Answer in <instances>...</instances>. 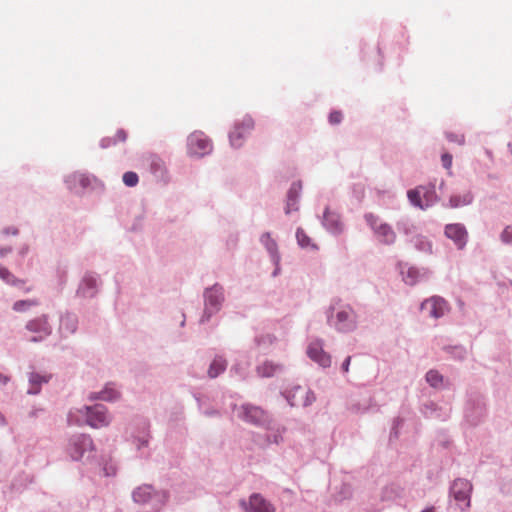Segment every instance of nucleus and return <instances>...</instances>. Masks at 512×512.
Masks as SVG:
<instances>
[{"label": "nucleus", "mask_w": 512, "mask_h": 512, "mask_svg": "<svg viewBox=\"0 0 512 512\" xmlns=\"http://www.w3.org/2000/svg\"><path fill=\"white\" fill-rule=\"evenodd\" d=\"M308 357L322 368L331 366L332 358L323 348V341L316 340L309 344L307 348Z\"/></svg>", "instance_id": "obj_21"}, {"label": "nucleus", "mask_w": 512, "mask_h": 512, "mask_svg": "<svg viewBox=\"0 0 512 512\" xmlns=\"http://www.w3.org/2000/svg\"><path fill=\"white\" fill-rule=\"evenodd\" d=\"M204 309L200 318V323H206L210 321L211 317L217 314L225 301L224 287L215 283L210 287H207L203 292Z\"/></svg>", "instance_id": "obj_4"}, {"label": "nucleus", "mask_w": 512, "mask_h": 512, "mask_svg": "<svg viewBox=\"0 0 512 512\" xmlns=\"http://www.w3.org/2000/svg\"><path fill=\"white\" fill-rule=\"evenodd\" d=\"M25 330L33 334L30 339L31 342L38 343L46 340L53 331L49 315L41 314L28 320L25 324Z\"/></svg>", "instance_id": "obj_8"}, {"label": "nucleus", "mask_w": 512, "mask_h": 512, "mask_svg": "<svg viewBox=\"0 0 512 512\" xmlns=\"http://www.w3.org/2000/svg\"><path fill=\"white\" fill-rule=\"evenodd\" d=\"M12 252V247H0V257H4Z\"/></svg>", "instance_id": "obj_57"}, {"label": "nucleus", "mask_w": 512, "mask_h": 512, "mask_svg": "<svg viewBox=\"0 0 512 512\" xmlns=\"http://www.w3.org/2000/svg\"><path fill=\"white\" fill-rule=\"evenodd\" d=\"M398 268L402 276V280L409 286H414L428 277V271L426 269H420L415 266H411L408 263H399Z\"/></svg>", "instance_id": "obj_20"}, {"label": "nucleus", "mask_w": 512, "mask_h": 512, "mask_svg": "<svg viewBox=\"0 0 512 512\" xmlns=\"http://www.w3.org/2000/svg\"><path fill=\"white\" fill-rule=\"evenodd\" d=\"M364 219L380 243L384 245L395 243L396 234L389 224L381 222L380 218L373 213H366Z\"/></svg>", "instance_id": "obj_9"}, {"label": "nucleus", "mask_w": 512, "mask_h": 512, "mask_svg": "<svg viewBox=\"0 0 512 512\" xmlns=\"http://www.w3.org/2000/svg\"><path fill=\"white\" fill-rule=\"evenodd\" d=\"M150 167H151V171L157 176H163L164 172L166 171L164 162L160 158H157V157H154L151 160Z\"/></svg>", "instance_id": "obj_41"}, {"label": "nucleus", "mask_w": 512, "mask_h": 512, "mask_svg": "<svg viewBox=\"0 0 512 512\" xmlns=\"http://www.w3.org/2000/svg\"><path fill=\"white\" fill-rule=\"evenodd\" d=\"M239 505L245 512H275L274 505L260 493L251 494L247 500L241 499Z\"/></svg>", "instance_id": "obj_17"}, {"label": "nucleus", "mask_w": 512, "mask_h": 512, "mask_svg": "<svg viewBox=\"0 0 512 512\" xmlns=\"http://www.w3.org/2000/svg\"><path fill=\"white\" fill-rule=\"evenodd\" d=\"M205 415H207V416L218 415V412L216 410L205 411Z\"/></svg>", "instance_id": "obj_61"}, {"label": "nucleus", "mask_w": 512, "mask_h": 512, "mask_svg": "<svg viewBox=\"0 0 512 512\" xmlns=\"http://www.w3.org/2000/svg\"><path fill=\"white\" fill-rule=\"evenodd\" d=\"M138 175L135 172L128 171L123 175V182L128 187H134L138 183Z\"/></svg>", "instance_id": "obj_44"}, {"label": "nucleus", "mask_w": 512, "mask_h": 512, "mask_svg": "<svg viewBox=\"0 0 512 512\" xmlns=\"http://www.w3.org/2000/svg\"><path fill=\"white\" fill-rule=\"evenodd\" d=\"M234 409L237 410V416L244 422L262 427L265 429H270V424H272V418L268 414L267 411L262 409L260 406H256L250 403H244L240 406H234Z\"/></svg>", "instance_id": "obj_5"}, {"label": "nucleus", "mask_w": 512, "mask_h": 512, "mask_svg": "<svg viewBox=\"0 0 512 512\" xmlns=\"http://www.w3.org/2000/svg\"><path fill=\"white\" fill-rule=\"evenodd\" d=\"M342 121V113L339 111H333L329 115V122L331 124H339Z\"/></svg>", "instance_id": "obj_49"}, {"label": "nucleus", "mask_w": 512, "mask_h": 512, "mask_svg": "<svg viewBox=\"0 0 512 512\" xmlns=\"http://www.w3.org/2000/svg\"><path fill=\"white\" fill-rule=\"evenodd\" d=\"M187 148L189 155L203 157L212 151V143L203 132L195 131L188 136Z\"/></svg>", "instance_id": "obj_13"}, {"label": "nucleus", "mask_w": 512, "mask_h": 512, "mask_svg": "<svg viewBox=\"0 0 512 512\" xmlns=\"http://www.w3.org/2000/svg\"><path fill=\"white\" fill-rule=\"evenodd\" d=\"M472 484L463 478H457L450 486V496L457 502L462 511L471 505Z\"/></svg>", "instance_id": "obj_11"}, {"label": "nucleus", "mask_w": 512, "mask_h": 512, "mask_svg": "<svg viewBox=\"0 0 512 512\" xmlns=\"http://www.w3.org/2000/svg\"><path fill=\"white\" fill-rule=\"evenodd\" d=\"M502 244L512 246V225H506L499 234Z\"/></svg>", "instance_id": "obj_42"}, {"label": "nucleus", "mask_w": 512, "mask_h": 512, "mask_svg": "<svg viewBox=\"0 0 512 512\" xmlns=\"http://www.w3.org/2000/svg\"><path fill=\"white\" fill-rule=\"evenodd\" d=\"M444 235L454 243L458 250L465 249L469 239L468 230L462 223L446 224Z\"/></svg>", "instance_id": "obj_16"}, {"label": "nucleus", "mask_w": 512, "mask_h": 512, "mask_svg": "<svg viewBox=\"0 0 512 512\" xmlns=\"http://www.w3.org/2000/svg\"><path fill=\"white\" fill-rule=\"evenodd\" d=\"M442 165L446 169H450L452 166V156L448 153H445L441 157Z\"/></svg>", "instance_id": "obj_50"}, {"label": "nucleus", "mask_w": 512, "mask_h": 512, "mask_svg": "<svg viewBox=\"0 0 512 512\" xmlns=\"http://www.w3.org/2000/svg\"><path fill=\"white\" fill-rule=\"evenodd\" d=\"M112 421V417L106 406L95 404L92 406H82L81 408L71 409L67 415L69 425L86 424L94 429L107 427Z\"/></svg>", "instance_id": "obj_2"}, {"label": "nucleus", "mask_w": 512, "mask_h": 512, "mask_svg": "<svg viewBox=\"0 0 512 512\" xmlns=\"http://www.w3.org/2000/svg\"><path fill=\"white\" fill-rule=\"evenodd\" d=\"M102 471L104 476L110 477L116 475L117 468L112 462H106L103 464Z\"/></svg>", "instance_id": "obj_45"}, {"label": "nucleus", "mask_w": 512, "mask_h": 512, "mask_svg": "<svg viewBox=\"0 0 512 512\" xmlns=\"http://www.w3.org/2000/svg\"><path fill=\"white\" fill-rule=\"evenodd\" d=\"M127 138V133L123 129H119L116 133V140L124 142Z\"/></svg>", "instance_id": "obj_53"}, {"label": "nucleus", "mask_w": 512, "mask_h": 512, "mask_svg": "<svg viewBox=\"0 0 512 512\" xmlns=\"http://www.w3.org/2000/svg\"><path fill=\"white\" fill-rule=\"evenodd\" d=\"M117 140L115 138H103L100 142V146L102 148L110 147L111 145L116 144Z\"/></svg>", "instance_id": "obj_52"}, {"label": "nucleus", "mask_w": 512, "mask_h": 512, "mask_svg": "<svg viewBox=\"0 0 512 512\" xmlns=\"http://www.w3.org/2000/svg\"><path fill=\"white\" fill-rule=\"evenodd\" d=\"M52 378V375L49 373H40L36 371H31L28 374V383L29 388L27 390V394L29 395H37L40 393L42 385L47 384Z\"/></svg>", "instance_id": "obj_24"}, {"label": "nucleus", "mask_w": 512, "mask_h": 512, "mask_svg": "<svg viewBox=\"0 0 512 512\" xmlns=\"http://www.w3.org/2000/svg\"><path fill=\"white\" fill-rule=\"evenodd\" d=\"M152 439L150 425L147 421H142L138 429L131 433L127 441L137 453V457L147 459L150 457V441Z\"/></svg>", "instance_id": "obj_6"}, {"label": "nucleus", "mask_w": 512, "mask_h": 512, "mask_svg": "<svg viewBox=\"0 0 512 512\" xmlns=\"http://www.w3.org/2000/svg\"><path fill=\"white\" fill-rule=\"evenodd\" d=\"M508 149H509V151H510V153L512 155V142L508 143Z\"/></svg>", "instance_id": "obj_64"}, {"label": "nucleus", "mask_w": 512, "mask_h": 512, "mask_svg": "<svg viewBox=\"0 0 512 512\" xmlns=\"http://www.w3.org/2000/svg\"><path fill=\"white\" fill-rule=\"evenodd\" d=\"M446 138L448 139V141L455 142V143H457L459 145H464V143H465V137L462 134H456V133H452V132H447L446 133Z\"/></svg>", "instance_id": "obj_46"}, {"label": "nucleus", "mask_w": 512, "mask_h": 512, "mask_svg": "<svg viewBox=\"0 0 512 512\" xmlns=\"http://www.w3.org/2000/svg\"><path fill=\"white\" fill-rule=\"evenodd\" d=\"M403 425V419L400 417H397L393 421L390 437L398 438L399 436V429Z\"/></svg>", "instance_id": "obj_47"}, {"label": "nucleus", "mask_w": 512, "mask_h": 512, "mask_svg": "<svg viewBox=\"0 0 512 512\" xmlns=\"http://www.w3.org/2000/svg\"><path fill=\"white\" fill-rule=\"evenodd\" d=\"M268 433L265 434V443L266 445H280L284 441V434L287 431V428L284 425H276L272 426L270 424V429H267Z\"/></svg>", "instance_id": "obj_28"}, {"label": "nucleus", "mask_w": 512, "mask_h": 512, "mask_svg": "<svg viewBox=\"0 0 512 512\" xmlns=\"http://www.w3.org/2000/svg\"><path fill=\"white\" fill-rule=\"evenodd\" d=\"M444 350L457 361H463L467 357V350L462 345L447 346L444 348Z\"/></svg>", "instance_id": "obj_37"}, {"label": "nucleus", "mask_w": 512, "mask_h": 512, "mask_svg": "<svg viewBox=\"0 0 512 512\" xmlns=\"http://www.w3.org/2000/svg\"><path fill=\"white\" fill-rule=\"evenodd\" d=\"M27 251H28V246H25V247H23V248L21 249L20 254H21V255H25V254L27 253Z\"/></svg>", "instance_id": "obj_62"}, {"label": "nucleus", "mask_w": 512, "mask_h": 512, "mask_svg": "<svg viewBox=\"0 0 512 512\" xmlns=\"http://www.w3.org/2000/svg\"><path fill=\"white\" fill-rule=\"evenodd\" d=\"M101 285V279L98 274L93 272H87L82 277L76 295L81 298H94Z\"/></svg>", "instance_id": "obj_14"}, {"label": "nucleus", "mask_w": 512, "mask_h": 512, "mask_svg": "<svg viewBox=\"0 0 512 512\" xmlns=\"http://www.w3.org/2000/svg\"><path fill=\"white\" fill-rule=\"evenodd\" d=\"M10 381V377L0 372V386H5Z\"/></svg>", "instance_id": "obj_56"}, {"label": "nucleus", "mask_w": 512, "mask_h": 512, "mask_svg": "<svg viewBox=\"0 0 512 512\" xmlns=\"http://www.w3.org/2000/svg\"><path fill=\"white\" fill-rule=\"evenodd\" d=\"M274 341V337L270 334L257 336L255 338V343L257 346H261L262 344H272Z\"/></svg>", "instance_id": "obj_48"}, {"label": "nucleus", "mask_w": 512, "mask_h": 512, "mask_svg": "<svg viewBox=\"0 0 512 512\" xmlns=\"http://www.w3.org/2000/svg\"><path fill=\"white\" fill-rule=\"evenodd\" d=\"M7 425V420L5 416L0 412V426L4 427Z\"/></svg>", "instance_id": "obj_59"}, {"label": "nucleus", "mask_w": 512, "mask_h": 512, "mask_svg": "<svg viewBox=\"0 0 512 512\" xmlns=\"http://www.w3.org/2000/svg\"><path fill=\"white\" fill-rule=\"evenodd\" d=\"M420 309L429 317L439 319L449 312L450 307L444 298L432 296L421 303Z\"/></svg>", "instance_id": "obj_15"}, {"label": "nucleus", "mask_w": 512, "mask_h": 512, "mask_svg": "<svg viewBox=\"0 0 512 512\" xmlns=\"http://www.w3.org/2000/svg\"><path fill=\"white\" fill-rule=\"evenodd\" d=\"M350 362L351 356L346 357V359L343 361L341 369L344 373H347L349 371Z\"/></svg>", "instance_id": "obj_54"}, {"label": "nucleus", "mask_w": 512, "mask_h": 512, "mask_svg": "<svg viewBox=\"0 0 512 512\" xmlns=\"http://www.w3.org/2000/svg\"><path fill=\"white\" fill-rule=\"evenodd\" d=\"M420 191L421 190H419L418 187L415 188V189H411V190H409L407 192V197H408L410 203L413 206L418 207V208L424 210V209H426V207L423 206L424 202L422 200V196L420 194Z\"/></svg>", "instance_id": "obj_39"}, {"label": "nucleus", "mask_w": 512, "mask_h": 512, "mask_svg": "<svg viewBox=\"0 0 512 512\" xmlns=\"http://www.w3.org/2000/svg\"><path fill=\"white\" fill-rule=\"evenodd\" d=\"M231 372L239 375L241 379H245L246 377V371L244 369H241L238 364L232 366Z\"/></svg>", "instance_id": "obj_51"}, {"label": "nucleus", "mask_w": 512, "mask_h": 512, "mask_svg": "<svg viewBox=\"0 0 512 512\" xmlns=\"http://www.w3.org/2000/svg\"><path fill=\"white\" fill-rule=\"evenodd\" d=\"M421 512H434V508L433 507H429V508H426L425 510H423Z\"/></svg>", "instance_id": "obj_63"}, {"label": "nucleus", "mask_w": 512, "mask_h": 512, "mask_svg": "<svg viewBox=\"0 0 512 512\" xmlns=\"http://www.w3.org/2000/svg\"><path fill=\"white\" fill-rule=\"evenodd\" d=\"M121 396L120 391L112 383L106 384L104 388L98 392L89 394L88 399L91 401L101 400L107 402L117 401Z\"/></svg>", "instance_id": "obj_26"}, {"label": "nucleus", "mask_w": 512, "mask_h": 512, "mask_svg": "<svg viewBox=\"0 0 512 512\" xmlns=\"http://www.w3.org/2000/svg\"><path fill=\"white\" fill-rule=\"evenodd\" d=\"M227 365H228V362L223 356L216 355L209 365V368L207 371L208 377L211 379L218 377L220 374H222L226 370Z\"/></svg>", "instance_id": "obj_31"}, {"label": "nucleus", "mask_w": 512, "mask_h": 512, "mask_svg": "<svg viewBox=\"0 0 512 512\" xmlns=\"http://www.w3.org/2000/svg\"><path fill=\"white\" fill-rule=\"evenodd\" d=\"M282 395L285 397L291 407L299 405L308 407L312 405L316 400V396L312 390L304 389L300 385H295L290 389H286L282 392Z\"/></svg>", "instance_id": "obj_12"}, {"label": "nucleus", "mask_w": 512, "mask_h": 512, "mask_svg": "<svg viewBox=\"0 0 512 512\" xmlns=\"http://www.w3.org/2000/svg\"><path fill=\"white\" fill-rule=\"evenodd\" d=\"M418 189L421 190L420 194L424 202L423 206L426 207V209L433 206L438 201L434 183L418 186Z\"/></svg>", "instance_id": "obj_30"}, {"label": "nucleus", "mask_w": 512, "mask_h": 512, "mask_svg": "<svg viewBox=\"0 0 512 512\" xmlns=\"http://www.w3.org/2000/svg\"><path fill=\"white\" fill-rule=\"evenodd\" d=\"M78 317L76 314L66 311L59 316L58 334L61 338H68L78 329Z\"/></svg>", "instance_id": "obj_22"}, {"label": "nucleus", "mask_w": 512, "mask_h": 512, "mask_svg": "<svg viewBox=\"0 0 512 512\" xmlns=\"http://www.w3.org/2000/svg\"><path fill=\"white\" fill-rule=\"evenodd\" d=\"M397 228L406 235L412 234L415 231L414 225L408 219H401L397 223Z\"/></svg>", "instance_id": "obj_43"}, {"label": "nucleus", "mask_w": 512, "mask_h": 512, "mask_svg": "<svg viewBox=\"0 0 512 512\" xmlns=\"http://www.w3.org/2000/svg\"><path fill=\"white\" fill-rule=\"evenodd\" d=\"M260 243L267 250L273 263L280 262L281 256L278 250L277 242L271 237V234L269 232H265L261 235Z\"/></svg>", "instance_id": "obj_27"}, {"label": "nucleus", "mask_w": 512, "mask_h": 512, "mask_svg": "<svg viewBox=\"0 0 512 512\" xmlns=\"http://www.w3.org/2000/svg\"><path fill=\"white\" fill-rule=\"evenodd\" d=\"M273 264L275 265V269H274V271H273V273H272V276H273V277H276V276H278V275H279L280 270H281V269H280V262H278V263H273Z\"/></svg>", "instance_id": "obj_58"}, {"label": "nucleus", "mask_w": 512, "mask_h": 512, "mask_svg": "<svg viewBox=\"0 0 512 512\" xmlns=\"http://www.w3.org/2000/svg\"><path fill=\"white\" fill-rule=\"evenodd\" d=\"M254 127L251 117L246 116L240 123H236L233 131L229 134V140L232 147L239 148L243 144V140Z\"/></svg>", "instance_id": "obj_19"}, {"label": "nucleus", "mask_w": 512, "mask_h": 512, "mask_svg": "<svg viewBox=\"0 0 512 512\" xmlns=\"http://www.w3.org/2000/svg\"><path fill=\"white\" fill-rule=\"evenodd\" d=\"M486 416L485 399L480 394H471L466 402L464 417L471 426L480 424Z\"/></svg>", "instance_id": "obj_10"}, {"label": "nucleus", "mask_w": 512, "mask_h": 512, "mask_svg": "<svg viewBox=\"0 0 512 512\" xmlns=\"http://www.w3.org/2000/svg\"><path fill=\"white\" fill-rule=\"evenodd\" d=\"M132 499L139 505H148L152 511H161L169 502L170 492L166 489H155L150 484H142L132 492Z\"/></svg>", "instance_id": "obj_3"}, {"label": "nucleus", "mask_w": 512, "mask_h": 512, "mask_svg": "<svg viewBox=\"0 0 512 512\" xmlns=\"http://www.w3.org/2000/svg\"><path fill=\"white\" fill-rule=\"evenodd\" d=\"M39 411H41V409H34V410H32L29 413L30 417H36Z\"/></svg>", "instance_id": "obj_60"}, {"label": "nucleus", "mask_w": 512, "mask_h": 512, "mask_svg": "<svg viewBox=\"0 0 512 512\" xmlns=\"http://www.w3.org/2000/svg\"><path fill=\"white\" fill-rule=\"evenodd\" d=\"M327 325L341 334L354 332L358 328L359 316L354 307L339 299L333 300L326 312Z\"/></svg>", "instance_id": "obj_1"}, {"label": "nucleus", "mask_w": 512, "mask_h": 512, "mask_svg": "<svg viewBox=\"0 0 512 512\" xmlns=\"http://www.w3.org/2000/svg\"><path fill=\"white\" fill-rule=\"evenodd\" d=\"M302 192V182L295 181L291 184L286 197L285 213L290 214L293 211H298L299 200Z\"/></svg>", "instance_id": "obj_25"}, {"label": "nucleus", "mask_w": 512, "mask_h": 512, "mask_svg": "<svg viewBox=\"0 0 512 512\" xmlns=\"http://www.w3.org/2000/svg\"><path fill=\"white\" fill-rule=\"evenodd\" d=\"M95 451V445L90 435L75 434L69 438L67 452L74 461L82 460L87 453V460Z\"/></svg>", "instance_id": "obj_7"}, {"label": "nucleus", "mask_w": 512, "mask_h": 512, "mask_svg": "<svg viewBox=\"0 0 512 512\" xmlns=\"http://www.w3.org/2000/svg\"><path fill=\"white\" fill-rule=\"evenodd\" d=\"M375 405L374 399L371 396L365 397L355 403H353L350 407V410L353 413L363 414L370 410Z\"/></svg>", "instance_id": "obj_33"}, {"label": "nucleus", "mask_w": 512, "mask_h": 512, "mask_svg": "<svg viewBox=\"0 0 512 512\" xmlns=\"http://www.w3.org/2000/svg\"><path fill=\"white\" fill-rule=\"evenodd\" d=\"M0 278L9 285L21 288L25 281L17 278L7 268L0 267Z\"/></svg>", "instance_id": "obj_34"}, {"label": "nucleus", "mask_w": 512, "mask_h": 512, "mask_svg": "<svg viewBox=\"0 0 512 512\" xmlns=\"http://www.w3.org/2000/svg\"><path fill=\"white\" fill-rule=\"evenodd\" d=\"M284 367L281 364L274 363L272 361H265L262 364L256 366V373L259 377L269 378L274 375L283 372Z\"/></svg>", "instance_id": "obj_29"}, {"label": "nucleus", "mask_w": 512, "mask_h": 512, "mask_svg": "<svg viewBox=\"0 0 512 512\" xmlns=\"http://www.w3.org/2000/svg\"><path fill=\"white\" fill-rule=\"evenodd\" d=\"M425 379L433 388L439 389L443 387L444 377L437 370H429L425 375Z\"/></svg>", "instance_id": "obj_35"}, {"label": "nucleus", "mask_w": 512, "mask_h": 512, "mask_svg": "<svg viewBox=\"0 0 512 512\" xmlns=\"http://www.w3.org/2000/svg\"><path fill=\"white\" fill-rule=\"evenodd\" d=\"M474 200V195L471 191H465L462 194L452 195L449 199V205L451 208H458L462 206L470 205Z\"/></svg>", "instance_id": "obj_32"}, {"label": "nucleus", "mask_w": 512, "mask_h": 512, "mask_svg": "<svg viewBox=\"0 0 512 512\" xmlns=\"http://www.w3.org/2000/svg\"><path fill=\"white\" fill-rule=\"evenodd\" d=\"M322 225L324 228L333 235H340L344 231V223L341 216L326 207L323 213Z\"/></svg>", "instance_id": "obj_23"}, {"label": "nucleus", "mask_w": 512, "mask_h": 512, "mask_svg": "<svg viewBox=\"0 0 512 512\" xmlns=\"http://www.w3.org/2000/svg\"><path fill=\"white\" fill-rule=\"evenodd\" d=\"M39 302L35 299L18 300L14 302L12 309L15 312L24 313L29 311L32 307H35Z\"/></svg>", "instance_id": "obj_38"}, {"label": "nucleus", "mask_w": 512, "mask_h": 512, "mask_svg": "<svg viewBox=\"0 0 512 512\" xmlns=\"http://www.w3.org/2000/svg\"><path fill=\"white\" fill-rule=\"evenodd\" d=\"M296 239L297 243L302 248H316V246L311 242L310 237L305 233L302 228H298L296 231Z\"/></svg>", "instance_id": "obj_40"}, {"label": "nucleus", "mask_w": 512, "mask_h": 512, "mask_svg": "<svg viewBox=\"0 0 512 512\" xmlns=\"http://www.w3.org/2000/svg\"><path fill=\"white\" fill-rule=\"evenodd\" d=\"M18 232V229L15 227H7L3 230V233L6 235H17Z\"/></svg>", "instance_id": "obj_55"}, {"label": "nucleus", "mask_w": 512, "mask_h": 512, "mask_svg": "<svg viewBox=\"0 0 512 512\" xmlns=\"http://www.w3.org/2000/svg\"><path fill=\"white\" fill-rule=\"evenodd\" d=\"M95 180L96 178L91 174L85 172H74L66 176L64 182L70 191L80 193L89 188Z\"/></svg>", "instance_id": "obj_18"}, {"label": "nucleus", "mask_w": 512, "mask_h": 512, "mask_svg": "<svg viewBox=\"0 0 512 512\" xmlns=\"http://www.w3.org/2000/svg\"><path fill=\"white\" fill-rule=\"evenodd\" d=\"M414 247L425 253H432V243L424 236L417 235L412 239Z\"/></svg>", "instance_id": "obj_36"}]
</instances>
